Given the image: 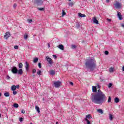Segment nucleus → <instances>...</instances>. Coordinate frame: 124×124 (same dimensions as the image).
Returning <instances> with one entry per match:
<instances>
[{
    "instance_id": "1",
    "label": "nucleus",
    "mask_w": 124,
    "mask_h": 124,
    "mask_svg": "<svg viewBox=\"0 0 124 124\" xmlns=\"http://www.w3.org/2000/svg\"><path fill=\"white\" fill-rule=\"evenodd\" d=\"M91 99L95 104H102L106 101L105 94L100 90H98L96 94L92 93Z\"/></svg>"
},
{
    "instance_id": "2",
    "label": "nucleus",
    "mask_w": 124,
    "mask_h": 124,
    "mask_svg": "<svg viewBox=\"0 0 124 124\" xmlns=\"http://www.w3.org/2000/svg\"><path fill=\"white\" fill-rule=\"evenodd\" d=\"M86 68L90 69L91 71H93V69L96 67V62L93 59H89L85 62Z\"/></svg>"
},
{
    "instance_id": "3",
    "label": "nucleus",
    "mask_w": 124,
    "mask_h": 124,
    "mask_svg": "<svg viewBox=\"0 0 124 124\" xmlns=\"http://www.w3.org/2000/svg\"><path fill=\"white\" fill-rule=\"evenodd\" d=\"M34 3L38 6L42 5L43 4V0H35Z\"/></svg>"
},
{
    "instance_id": "4",
    "label": "nucleus",
    "mask_w": 124,
    "mask_h": 124,
    "mask_svg": "<svg viewBox=\"0 0 124 124\" xmlns=\"http://www.w3.org/2000/svg\"><path fill=\"white\" fill-rule=\"evenodd\" d=\"M114 5L116 8H117V9H119V8H121L122 7V3L117 0L115 1Z\"/></svg>"
},
{
    "instance_id": "5",
    "label": "nucleus",
    "mask_w": 124,
    "mask_h": 124,
    "mask_svg": "<svg viewBox=\"0 0 124 124\" xmlns=\"http://www.w3.org/2000/svg\"><path fill=\"white\" fill-rule=\"evenodd\" d=\"M61 84L62 82L60 81H55L54 82V86L55 88H60Z\"/></svg>"
},
{
    "instance_id": "6",
    "label": "nucleus",
    "mask_w": 124,
    "mask_h": 124,
    "mask_svg": "<svg viewBox=\"0 0 124 124\" xmlns=\"http://www.w3.org/2000/svg\"><path fill=\"white\" fill-rule=\"evenodd\" d=\"M11 71L14 74H17V73L18 72V69H17V67L16 66H13L11 69Z\"/></svg>"
},
{
    "instance_id": "7",
    "label": "nucleus",
    "mask_w": 124,
    "mask_h": 124,
    "mask_svg": "<svg viewBox=\"0 0 124 124\" xmlns=\"http://www.w3.org/2000/svg\"><path fill=\"white\" fill-rule=\"evenodd\" d=\"M46 61L48 62L49 63V64H53V60L52 59L50 58L49 56H46Z\"/></svg>"
},
{
    "instance_id": "8",
    "label": "nucleus",
    "mask_w": 124,
    "mask_h": 124,
    "mask_svg": "<svg viewBox=\"0 0 124 124\" xmlns=\"http://www.w3.org/2000/svg\"><path fill=\"white\" fill-rule=\"evenodd\" d=\"M92 20L94 24H96V25H98L99 22H98V20H97V19L96 18V17L95 16L93 17L92 18Z\"/></svg>"
},
{
    "instance_id": "9",
    "label": "nucleus",
    "mask_w": 124,
    "mask_h": 124,
    "mask_svg": "<svg viewBox=\"0 0 124 124\" xmlns=\"http://www.w3.org/2000/svg\"><path fill=\"white\" fill-rule=\"evenodd\" d=\"M25 68L26 71H29L30 70V64L28 62H25Z\"/></svg>"
},
{
    "instance_id": "10",
    "label": "nucleus",
    "mask_w": 124,
    "mask_h": 124,
    "mask_svg": "<svg viewBox=\"0 0 124 124\" xmlns=\"http://www.w3.org/2000/svg\"><path fill=\"white\" fill-rule=\"evenodd\" d=\"M10 33L7 32L5 33V35H4V38L5 39H8L9 37H10Z\"/></svg>"
},
{
    "instance_id": "11",
    "label": "nucleus",
    "mask_w": 124,
    "mask_h": 124,
    "mask_svg": "<svg viewBox=\"0 0 124 124\" xmlns=\"http://www.w3.org/2000/svg\"><path fill=\"white\" fill-rule=\"evenodd\" d=\"M117 16L119 20H123V16H122V14L120 12H117Z\"/></svg>"
},
{
    "instance_id": "12",
    "label": "nucleus",
    "mask_w": 124,
    "mask_h": 124,
    "mask_svg": "<svg viewBox=\"0 0 124 124\" xmlns=\"http://www.w3.org/2000/svg\"><path fill=\"white\" fill-rule=\"evenodd\" d=\"M17 73L18 74V75H23V69H19L17 70Z\"/></svg>"
},
{
    "instance_id": "13",
    "label": "nucleus",
    "mask_w": 124,
    "mask_h": 124,
    "mask_svg": "<svg viewBox=\"0 0 124 124\" xmlns=\"http://www.w3.org/2000/svg\"><path fill=\"white\" fill-rule=\"evenodd\" d=\"M92 91L93 93H96L97 89H96V86H93L92 87Z\"/></svg>"
},
{
    "instance_id": "14",
    "label": "nucleus",
    "mask_w": 124,
    "mask_h": 124,
    "mask_svg": "<svg viewBox=\"0 0 124 124\" xmlns=\"http://www.w3.org/2000/svg\"><path fill=\"white\" fill-rule=\"evenodd\" d=\"M50 75H55L56 74V71L52 70L50 71Z\"/></svg>"
},
{
    "instance_id": "15",
    "label": "nucleus",
    "mask_w": 124,
    "mask_h": 124,
    "mask_svg": "<svg viewBox=\"0 0 124 124\" xmlns=\"http://www.w3.org/2000/svg\"><path fill=\"white\" fill-rule=\"evenodd\" d=\"M58 47L61 50H64V47H63V46H62V45H60Z\"/></svg>"
},
{
    "instance_id": "16",
    "label": "nucleus",
    "mask_w": 124,
    "mask_h": 124,
    "mask_svg": "<svg viewBox=\"0 0 124 124\" xmlns=\"http://www.w3.org/2000/svg\"><path fill=\"white\" fill-rule=\"evenodd\" d=\"M78 16H79V17H86V15L82 14V13H78Z\"/></svg>"
},
{
    "instance_id": "17",
    "label": "nucleus",
    "mask_w": 124,
    "mask_h": 124,
    "mask_svg": "<svg viewBox=\"0 0 124 124\" xmlns=\"http://www.w3.org/2000/svg\"><path fill=\"white\" fill-rule=\"evenodd\" d=\"M4 95L6 97H8V96H10V94H9V92H6L4 93Z\"/></svg>"
},
{
    "instance_id": "18",
    "label": "nucleus",
    "mask_w": 124,
    "mask_h": 124,
    "mask_svg": "<svg viewBox=\"0 0 124 124\" xmlns=\"http://www.w3.org/2000/svg\"><path fill=\"white\" fill-rule=\"evenodd\" d=\"M35 109L36 110V111L38 112V113H40V110L39 109V107L37 106H36L35 107Z\"/></svg>"
},
{
    "instance_id": "19",
    "label": "nucleus",
    "mask_w": 124,
    "mask_h": 124,
    "mask_svg": "<svg viewBox=\"0 0 124 124\" xmlns=\"http://www.w3.org/2000/svg\"><path fill=\"white\" fill-rule=\"evenodd\" d=\"M114 102H115V103H118V102H120V99H119V98H115L114 99Z\"/></svg>"
},
{
    "instance_id": "20",
    "label": "nucleus",
    "mask_w": 124,
    "mask_h": 124,
    "mask_svg": "<svg viewBox=\"0 0 124 124\" xmlns=\"http://www.w3.org/2000/svg\"><path fill=\"white\" fill-rule=\"evenodd\" d=\"M11 90L12 91H16V86L15 85H13L11 87Z\"/></svg>"
},
{
    "instance_id": "21",
    "label": "nucleus",
    "mask_w": 124,
    "mask_h": 124,
    "mask_svg": "<svg viewBox=\"0 0 124 124\" xmlns=\"http://www.w3.org/2000/svg\"><path fill=\"white\" fill-rule=\"evenodd\" d=\"M18 67L20 69H22L23 68V63H20L18 64Z\"/></svg>"
},
{
    "instance_id": "22",
    "label": "nucleus",
    "mask_w": 124,
    "mask_h": 124,
    "mask_svg": "<svg viewBox=\"0 0 124 124\" xmlns=\"http://www.w3.org/2000/svg\"><path fill=\"white\" fill-rule=\"evenodd\" d=\"M98 113H100V114H103V110L101 109H97Z\"/></svg>"
},
{
    "instance_id": "23",
    "label": "nucleus",
    "mask_w": 124,
    "mask_h": 124,
    "mask_svg": "<svg viewBox=\"0 0 124 124\" xmlns=\"http://www.w3.org/2000/svg\"><path fill=\"white\" fill-rule=\"evenodd\" d=\"M85 119H92V116H91V114H88L86 115Z\"/></svg>"
},
{
    "instance_id": "24",
    "label": "nucleus",
    "mask_w": 124,
    "mask_h": 124,
    "mask_svg": "<svg viewBox=\"0 0 124 124\" xmlns=\"http://www.w3.org/2000/svg\"><path fill=\"white\" fill-rule=\"evenodd\" d=\"M13 106L15 107V108H18V107H19V105L17 103H15Z\"/></svg>"
},
{
    "instance_id": "25",
    "label": "nucleus",
    "mask_w": 124,
    "mask_h": 124,
    "mask_svg": "<svg viewBox=\"0 0 124 124\" xmlns=\"http://www.w3.org/2000/svg\"><path fill=\"white\" fill-rule=\"evenodd\" d=\"M28 37H29V36L28 35V34L25 33V34L24 36V39H26V40L28 39Z\"/></svg>"
},
{
    "instance_id": "26",
    "label": "nucleus",
    "mask_w": 124,
    "mask_h": 124,
    "mask_svg": "<svg viewBox=\"0 0 124 124\" xmlns=\"http://www.w3.org/2000/svg\"><path fill=\"white\" fill-rule=\"evenodd\" d=\"M33 62L36 63L37 62H38V58H35L33 59Z\"/></svg>"
},
{
    "instance_id": "27",
    "label": "nucleus",
    "mask_w": 124,
    "mask_h": 124,
    "mask_svg": "<svg viewBox=\"0 0 124 124\" xmlns=\"http://www.w3.org/2000/svg\"><path fill=\"white\" fill-rule=\"evenodd\" d=\"M109 72L112 73L114 72V68L111 67L109 68Z\"/></svg>"
},
{
    "instance_id": "28",
    "label": "nucleus",
    "mask_w": 124,
    "mask_h": 124,
    "mask_svg": "<svg viewBox=\"0 0 124 124\" xmlns=\"http://www.w3.org/2000/svg\"><path fill=\"white\" fill-rule=\"evenodd\" d=\"M84 120H85V121H86V122H87V124H91V122H90V121H89V120H88V119L85 118Z\"/></svg>"
},
{
    "instance_id": "29",
    "label": "nucleus",
    "mask_w": 124,
    "mask_h": 124,
    "mask_svg": "<svg viewBox=\"0 0 124 124\" xmlns=\"http://www.w3.org/2000/svg\"><path fill=\"white\" fill-rule=\"evenodd\" d=\"M37 74H38V75H41V71L39 69H38Z\"/></svg>"
},
{
    "instance_id": "30",
    "label": "nucleus",
    "mask_w": 124,
    "mask_h": 124,
    "mask_svg": "<svg viewBox=\"0 0 124 124\" xmlns=\"http://www.w3.org/2000/svg\"><path fill=\"white\" fill-rule=\"evenodd\" d=\"M66 15V13L64 12V10H62V16H64V15Z\"/></svg>"
},
{
    "instance_id": "31",
    "label": "nucleus",
    "mask_w": 124,
    "mask_h": 124,
    "mask_svg": "<svg viewBox=\"0 0 124 124\" xmlns=\"http://www.w3.org/2000/svg\"><path fill=\"white\" fill-rule=\"evenodd\" d=\"M111 100H112V98H111V96H109L108 99V103L111 102Z\"/></svg>"
},
{
    "instance_id": "32",
    "label": "nucleus",
    "mask_w": 124,
    "mask_h": 124,
    "mask_svg": "<svg viewBox=\"0 0 124 124\" xmlns=\"http://www.w3.org/2000/svg\"><path fill=\"white\" fill-rule=\"evenodd\" d=\"M109 120L112 121L113 120V115L112 114H109Z\"/></svg>"
},
{
    "instance_id": "33",
    "label": "nucleus",
    "mask_w": 124,
    "mask_h": 124,
    "mask_svg": "<svg viewBox=\"0 0 124 124\" xmlns=\"http://www.w3.org/2000/svg\"><path fill=\"white\" fill-rule=\"evenodd\" d=\"M38 10L40 11H44V8H38Z\"/></svg>"
},
{
    "instance_id": "34",
    "label": "nucleus",
    "mask_w": 124,
    "mask_h": 124,
    "mask_svg": "<svg viewBox=\"0 0 124 124\" xmlns=\"http://www.w3.org/2000/svg\"><path fill=\"white\" fill-rule=\"evenodd\" d=\"M71 49H75V48H76V46L73 45L71 46Z\"/></svg>"
},
{
    "instance_id": "35",
    "label": "nucleus",
    "mask_w": 124,
    "mask_h": 124,
    "mask_svg": "<svg viewBox=\"0 0 124 124\" xmlns=\"http://www.w3.org/2000/svg\"><path fill=\"white\" fill-rule=\"evenodd\" d=\"M69 6H73L74 5L73 2H70V3H69Z\"/></svg>"
},
{
    "instance_id": "36",
    "label": "nucleus",
    "mask_w": 124,
    "mask_h": 124,
    "mask_svg": "<svg viewBox=\"0 0 124 124\" xmlns=\"http://www.w3.org/2000/svg\"><path fill=\"white\" fill-rule=\"evenodd\" d=\"M14 48L16 49V50H17V49H19V46H15Z\"/></svg>"
},
{
    "instance_id": "37",
    "label": "nucleus",
    "mask_w": 124,
    "mask_h": 124,
    "mask_svg": "<svg viewBox=\"0 0 124 124\" xmlns=\"http://www.w3.org/2000/svg\"><path fill=\"white\" fill-rule=\"evenodd\" d=\"M27 21L28 22V23H31V22H32V19H27Z\"/></svg>"
},
{
    "instance_id": "38",
    "label": "nucleus",
    "mask_w": 124,
    "mask_h": 124,
    "mask_svg": "<svg viewBox=\"0 0 124 124\" xmlns=\"http://www.w3.org/2000/svg\"><path fill=\"white\" fill-rule=\"evenodd\" d=\"M112 86H113V84L112 83H109L108 84V88H111V87H112Z\"/></svg>"
},
{
    "instance_id": "39",
    "label": "nucleus",
    "mask_w": 124,
    "mask_h": 124,
    "mask_svg": "<svg viewBox=\"0 0 124 124\" xmlns=\"http://www.w3.org/2000/svg\"><path fill=\"white\" fill-rule=\"evenodd\" d=\"M38 66H39V68H41V63L39 62L38 64Z\"/></svg>"
},
{
    "instance_id": "40",
    "label": "nucleus",
    "mask_w": 124,
    "mask_h": 124,
    "mask_svg": "<svg viewBox=\"0 0 124 124\" xmlns=\"http://www.w3.org/2000/svg\"><path fill=\"white\" fill-rule=\"evenodd\" d=\"M76 27L77 28V29H79V28H80V25H79V24H77Z\"/></svg>"
},
{
    "instance_id": "41",
    "label": "nucleus",
    "mask_w": 124,
    "mask_h": 124,
    "mask_svg": "<svg viewBox=\"0 0 124 124\" xmlns=\"http://www.w3.org/2000/svg\"><path fill=\"white\" fill-rule=\"evenodd\" d=\"M108 54H109V52L108 51H107V50H106L105 51V55H108Z\"/></svg>"
},
{
    "instance_id": "42",
    "label": "nucleus",
    "mask_w": 124,
    "mask_h": 124,
    "mask_svg": "<svg viewBox=\"0 0 124 124\" xmlns=\"http://www.w3.org/2000/svg\"><path fill=\"white\" fill-rule=\"evenodd\" d=\"M13 94L15 95V94H17V92L15 91H13Z\"/></svg>"
},
{
    "instance_id": "43",
    "label": "nucleus",
    "mask_w": 124,
    "mask_h": 124,
    "mask_svg": "<svg viewBox=\"0 0 124 124\" xmlns=\"http://www.w3.org/2000/svg\"><path fill=\"white\" fill-rule=\"evenodd\" d=\"M32 73H35L36 72V70L35 69H34L32 71Z\"/></svg>"
},
{
    "instance_id": "44",
    "label": "nucleus",
    "mask_w": 124,
    "mask_h": 124,
    "mask_svg": "<svg viewBox=\"0 0 124 124\" xmlns=\"http://www.w3.org/2000/svg\"><path fill=\"white\" fill-rule=\"evenodd\" d=\"M24 120V118L20 117L19 118V122H22Z\"/></svg>"
},
{
    "instance_id": "45",
    "label": "nucleus",
    "mask_w": 124,
    "mask_h": 124,
    "mask_svg": "<svg viewBox=\"0 0 124 124\" xmlns=\"http://www.w3.org/2000/svg\"><path fill=\"white\" fill-rule=\"evenodd\" d=\"M14 8H15L16 7H17V4L15 3L13 5Z\"/></svg>"
},
{
    "instance_id": "46",
    "label": "nucleus",
    "mask_w": 124,
    "mask_h": 124,
    "mask_svg": "<svg viewBox=\"0 0 124 124\" xmlns=\"http://www.w3.org/2000/svg\"><path fill=\"white\" fill-rule=\"evenodd\" d=\"M21 113H22V114H25V113H26V111L24 110V109H22Z\"/></svg>"
},
{
    "instance_id": "47",
    "label": "nucleus",
    "mask_w": 124,
    "mask_h": 124,
    "mask_svg": "<svg viewBox=\"0 0 124 124\" xmlns=\"http://www.w3.org/2000/svg\"><path fill=\"white\" fill-rule=\"evenodd\" d=\"M16 89L17 88V89H19L20 88V85H17L16 86Z\"/></svg>"
},
{
    "instance_id": "48",
    "label": "nucleus",
    "mask_w": 124,
    "mask_h": 124,
    "mask_svg": "<svg viewBox=\"0 0 124 124\" xmlns=\"http://www.w3.org/2000/svg\"><path fill=\"white\" fill-rule=\"evenodd\" d=\"M107 21H108V22H111V21H112V20L111 19H109V18H107Z\"/></svg>"
},
{
    "instance_id": "49",
    "label": "nucleus",
    "mask_w": 124,
    "mask_h": 124,
    "mask_svg": "<svg viewBox=\"0 0 124 124\" xmlns=\"http://www.w3.org/2000/svg\"><path fill=\"white\" fill-rule=\"evenodd\" d=\"M7 79L9 80L10 79V77H9V76H7Z\"/></svg>"
},
{
    "instance_id": "50",
    "label": "nucleus",
    "mask_w": 124,
    "mask_h": 124,
    "mask_svg": "<svg viewBox=\"0 0 124 124\" xmlns=\"http://www.w3.org/2000/svg\"><path fill=\"white\" fill-rule=\"evenodd\" d=\"M53 58H54L55 59H57V56L56 55H53Z\"/></svg>"
},
{
    "instance_id": "51",
    "label": "nucleus",
    "mask_w": 124,
    "mask_h": 124,
    "mask_svg": "<svg viewBox=\"0 0 124 124\" xmlns=\"http://www.w3.org/2000/svg\"><path fill=\"white\" fill-rule=\"evenodd\" d=\"M70 85H71V86H73V82H70Z\"/></svg>"
},
{
    "instance_id": "52",
    "label": "nucleus",
    "mask_w": 124,
    "mask_h": 124,
    "mask_svg": "<svg viewBox=\"0 0 124 124\" xmlns=\"http://www.w3.org/2000/svg\"><path fill=\"white\" fill-rule=\"evenodd\" d=\"M121 27H122V28H124V23L121 24Z\"/></svg>"
},
{
    "instance_id": "53",
    "label": "nucleus",
    "mask_w": 124,
    "mask_h": 124,
    "mask_svg": "<svg viewBox=\"0 0 124 124\" xmlns=\"http://www.w3.org/2000/svg\"><path fill=\"white\" fill-rule=\"evenodd\" d=\"M106 2L107 3L110 2V0H106Z\"/></svg>"
},
{
    "instance_id": "54",
    "label": "nucleus",
    "mask_w": 124,
    "mask_h": 124,
    "mask_svg": "<svg viewBox=\"0 0 124 124\" xmlns=\"http://www.w3.org/2000/svg\"><path fill=\"white\" fill-rule=\"evenodd\" d=\"M48 48H50V47H51L50 44H48Z\"/></svg>"
},
{
    "instance_id": "55",
    "label": "nucleus",
    "mask_w": 124,
    "mask_h": 124,
    "mask_svg": "<svg viewBox=\"0 0 124 124\" xmlns=\"http://www.w3.org/2000/svg\"><path fill=\"white\" fill-rule=\"evenodd\" d=\"M122 70L123 71H124V66L122 67Z\"/></svg>"
},
{
    "instance_id": "56",
    "label": "nucleus",
    "mask_w": 124,
    "mask_h": 124,
    "mask_svg": "<svg viewBox=\"0 0 124 124\" xmlns=\"http://www.w3.org/2000/svg\"><path fill=\"white\" fill-rule=\"evenodd\" d=\"M1 96V93H0V97Z\"/></svg>"
},
{
    "instance_id": "57",
    "label": "nucleus",
    "mask_w": 124,
    "mask_h": 124,
    "mask_svg": "<svg viewBox=\"0 0 124 124\" xmlns=\"http://www.w3.org/2000/svg\"><path fill=\"white\" fill-rule=\"evenodd\" d=\"M35 76V75H32V77H34Z\"/></svg>"
},
{
    "instance_id": "58",
    "label": "nucleus",
    "mask_w": 124,
    "mask_h": 124,
    "mask_svg": "<svg viewBox=\"0 0 124 124\" xmlns=\"http://www.w3.org/2000/svg\"><path fill=\"white\" fill-rule=\"evenodd\" d=\"M1 114H0V118H1Z\"/></svg>"
},
{
    "instance_id": "59",
    "label": "nucleus",
    "mask_w": 124,
    "mask_h": 124,
    "mask_svg": "<svg viewBox=\"0 0 124 124\" xmlns=\"http://www.w3.org/2000/svg\"><path fill=\"white\" fill-rule=\"evenodd\" d=\"M56 124H59V122H56Z\"/></svg>"
},
{
    "instance_id": "60",
    "label": "nucleus",
    "mask_w": 124,
    "mask_h": 124,
    "mask_svg": "<svg viewBox=\"0 0 124 124\" xmlns=\"http://www.w3.org/2000/svg\"><path fill=\"white\" fill-rule=\"evenodd\" d=\"M69 0V1H71V0Z\"/></svg>"
}]
</instances>
